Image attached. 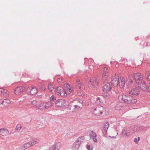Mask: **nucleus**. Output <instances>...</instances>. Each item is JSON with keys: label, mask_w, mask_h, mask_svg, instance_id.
Listing matches in <instances>:
<instances>
[{"label": "nucleus", "mask_w": 150, "mask_h": 150, "mask_svg": "<svg viewBox=\"0 0 150 150\" xmlns=\"http://www.w3.org/2000/svg\"><path fill=\"white\" fill-rule=\"evenodd\" d=\"M0 93H1L4 96L8 95V92L7 90L2 88H0Z\"/></svg>", "instance_id": "obj_23"}, {"label": "nucleus", "mask_w": 150, "mask_h": 150, "mask_svg": "<svg viewBox=\"0 0 150 150\" xmlns=\"http://www.w3.org/2000/svg\"><path fill=\"white\" fill-rule=\"evenodd\" d=\"M108 76H105V75H103V82H104L105 83H107V82H106V81L108 80Z\"/></svg>", "instance_id": "obj_30"}, {"label": "nucleus", "mask_w": 150, "mask_h": 150, "mask_svg": "<svg viewBox=\"0 0 150 150\" xmlns=\"http://www.w3.org/2000/svg\"><path fill=\"white\" fill-rule=\"evenodd\" d=\"M96 103L98 104H101L102 103V100L100 97H98L96 101Z\"/></svg>", "instance_id": "obj_28"}, {"label": "nucleus", "mask_w": 150, "mask_h": 150, "mask_svg": "<svg viewBox=\"0 0 150 150\" xmlns=\"http://www.w3.org/2000/svg\"><path fill=\"white\" fill-rule=\"evenodd\" d=\"M31 146L30 142L26 143L23 146V149H26Z\"/></svg>", "instance_id": "obj_27"}, {"label": "nucleus", "mask_w": 150, "mask_h": 150, "mask_svg": "<svg viewBox=\"0 0 150 150\" xmlns=\"http://www.w3.org/2000/svg\"><path fill=\"white\" fill-rule=\"evenodd\" d=\"M86 147L87 148L88 150H90V146L89 145H87Z\"/></svg>", "instance_id": "obj_46"}, {"label": "nucleus", "mask_w": 150, "mask_h": 150, "mask_svg": "<svg viewBox=\"0 0 150 150\" xmlns=\"http://www.w3.org/2000/svg\"><path fill=\"white\" fill-rule=\"evenodd\" d=\"M109 124L108 123L106 122L105 124L104 127V130L105 131V132L107 131V130L108 128V127H109Z\"/></svg>", "instance_id": "obj_31"}, {"label": "nucleus", "mask_w": 150, "mask_h": 150, "mask_svg": "<svg viewBox=\"0 0 150 150\" xmlns=\"http://www.w3.org/2000/svg\"><path fill=\"white\" fill-rule=\"evenodd\" d=\"M96 137V136H95V137L92 136V137H90V138L91 139H92L93 140V141L94 142H97V139Z\"/></svg>", "instance_id": "obj_36"}, {"label": "nucleus", "mask_w": 150, "mask_h": 150, "mask_svg": "<svg viewBox=\"0 0 150 150\" xmlns=\"http://www.w3.org/2000/svg\"><path fill=\"white\" fill-rule=\"evenodd\" d=\"M129 95H120L118 96V98L122 102L127 103L128 104H135L138 102L137 100L134 97L137 96L140 93L138 88H132L128 92Z\"/></svg>", "instance_id": "obj_1"}, {"label": "nucleus", "mask_w": 150, "mask_h": 150, "mask_svg": "<svg viewBox=\"0 0 150 150\" xmlns=\"http://www.w3.org/2000/svg\"><path fill=\"white\" fill-rule=\"evenodd\" d=\"M149 44L148 45L147 43H145L144 44V46H145L146 47L148 46H150V43H149Z\"/></svg>", "instance_id": "obj_44"}, {"label": "nucleus", "mask_w": 150, "mask_h": 150, "mask_svg": "<svg viewBox=\"0 0 150 150\" xmlns=\"http://www.w3.org/2000/svg\"><path fill=\"white\" fill-rule=\"evenodd\" d=\"M146 79L149 81H150V71H146L145 73Z\"/></svg>", "instance_id": "obj_22"}, {"label": "nucleus", "mask_w": 150, "mask_h": 150, "mask_svg": "<svg viewBox=\"0 0 150 150\" xmlns=\"http://www.w3.org/2000/svg\"><path fill=\"white\" fill-rule=\"evenodd\" d=\"M38 86H40V88L42 90H45V87L41 83H39L38 84Z\"/></svg>", "instance_id": "obj_35"}, {"label": "nucleus", "mask_w": 150, "mask_h": 150, "mask_svg": "<svg viewBox=\"0 0 150 150\" xmlns=\"http://www.w3.org/2000/svg\"><path fill=\"white\" fill-rule=\"evenodd\" d=\"M132 81H132H132H130V82H131V83H132Z\"/></svg>", "instance_id": "obj_49"}, {"label": "nucleus", "mask_w": 150, "mask_h": 150, "mask_svg": "<svg viewBox=\"0 0 150 150\" xmlns=\"http://www.w3.org/2000/svg\"><path fill=\"white\" fill-rule=\"evenodd\" d=\"M57 106L62 108L65 107L69 105L68 102L65 99H59L55 102Z\"/></svg>", "instance_id": "obj_5"}, {"label": "nucleus", "mask_w": 150, "mask_h": 150, "mask_svg": "<svg viewBox=\"0 0 150 150\" xmlns=\"http://www.w3.org/2000/svg\"><path fill=\"white\" fill-rule=\"evenodd\" d=\"M45 109H47L50 107H51L53 105V103L49 101L47 103H43Z\"/></svg>", "instance_id": "obj_20"}, {"label": "nucleus", "mask_w": 150, "mask_h": 150, "mask_svg": "<svg viewBox=\"0 0 150 150\" xmlns=\"http://www.w3.org/2000/svg\"><path fill=\"white\" fill-rule=\"evenodd\" d=\"M72 103H76V102H78V104H80V105L82 106V103H83V101L82 100L79 99L78 100H74L72 101Z\"/></svg>", "instance_id": "obj_25"}, {"label": "nucleus", "mask_w": 150, "mask_h": 150, "mask_svg": "<svg viewBox=\"0 0 150 150\" xmlns=\"http://www.w3.org/2000/svg\"><path fill=\"white\" fill-rule=\"evenodd\" d=\"M112 83L115 87H117L119 83V79L118 76H116V74H115V76H114L112 79Z\"/></svg>", "instance_id": "obj_11"}, {"label": "nucleus", "mask_w": 150, "mask_h": 150, "mask_svg": "<svg viewBox=\"0 0 150 150\" xmlns=\"http://www.w3.org/2000/svg\"><path fill=\"white\" fill-rule=\"evenodd\" d=\"M103 72V75L105 76H108V70L107 67H105L102 69Z\"/></svg>", "instance_id": "obj_18"}, {"label": "nucleus", "mask_w": 150, "mask_h": 150, "mask_svg": "<svg viewBox=\"0 0 150 150\" xmlns=\"http://www.w3.org/2000/svg\"><path fill=\"white\" fill-rule=\"evenodd\" d=\"M21 127V126L20 125H18L16 127V129L18 132L20 130Z\"/></svg>", "instance_id": "obj_34"}, {"label": "nucleus", "mask_w": 150, "mask_h": 150, "mask_svg": "<svg viewBox=\"0 0 150 150\" xmlns=\"http://www.w3.org/2000/svg\"><path fill=\"white\" fill-rule=\"evenodd\" d=\"M27 92L29 91V94L32 95L36 94L38 92V90L36 87H29L27 89Z\"/></svg>", "instance_id": "obj_10"}, {"label": "nucleus", "mask_w": 150, "mask_h": 150, "mask_svg": "<svg viewBox=\"0 0 150 150\" xmlns=\"http://www.w3.org/2000/svg\"><path fill=\"white\" fill-rule=\"evenodd\" d=\"M29 142L31 146H32L35 145L37 142V139H33Z\"/></svg>", "instance_id": "obj_29"}, {"label": "nucleus", "mask_w": 150, "mask_h": 150, "mask_svg": "<svg viewBox=\"0 0 150 150\" xmlns=\"http://www.w3.org/2000/svg\"><path fill=\"white\" fill-rule=\"evenodd\" d=\"M134 77L135 82L137 84L139 83L142 81L143 76L139 73H135L134 74Z\"/></svg>", "instance_id": "obj_8"}, {"label": "nucleus", "mask_w": 150, "mask_h": 150, "mask_svg": "<svg viewBox=\"0 0 150 150\" xmlns=\"http://www.w3.org/2000/svg\"><path fill=\"white\" fill-rule=\"evenodd\" d=\"M138 139V141H139V139H140V138H139V137H138V139Z\"/></svg>", "instance_id": "obj_48"}, {"label": "nucleus", "mask_w": 150, "mask_h": 150, "mask_svg": "<svg viewBox=\"0 0 150 150\" xmlns=\"http://www.w3.org/2000/svg\"><path fill=\"white\" fill-rule=\"evenodd\" d=\"M134 142L136 144H137L138 143V140L137 138H135L134 139Z\"/></svg>", "instance_id": "obj_41"}, {"label": "nucleus", "mask_w": 150, "mask_h": 150, "mask_svg": "<svg viewBox=\"0 0 150 150\" xmlns=\"http://www.w3.org/2000/svg\"><path fill=\"white\" fill-rule=\"evenodd\" d=\"M111 94L110 93H104V95H103V96L105 98L108 99L112 97V96Z\"/></svg>", "instance_id": "obj_26"}, {"label": "nucleus", "mask_w": 150, "mask_h": 150, "mask_svg": "<svg viewBox=\"0 0 150 150\" xmlns=\"http://www.w3.org/2000/svg\"><path fill=\"white\" fill-rule=\"evenodd\" d=\"M92 136H97V135L96 133L94 132H93V131H91V134L90 135V137H92Z\"/></svg>", "instance_id": "obj_38"}, {"label": "nucleus", "mask_w": 150, "mask_h": 150, "mask_svg": "<svg viewBox=\"0 0 150 150\" xmlns=\"http://www.w3.org/2000/svg\"><path fill=\"white\" fill-rule=\"evenodd\" d=\"M140 89L143 91H145L147 89V86L145 82L142 81L141 82L137 83Z\"/></svg>", "instance_id": "obj_12"}, {"label": "nucleus", "mask_w": 150, "mask_h": 150, "mask_svg": "<svg viewBox=\"0 0 150 150\" xmlns=\"http://www.w3.org/2000/svg\"><path fill=\"white\" fill-rule=\"evenodd\" d=\"M8 129L5 128L0 129V134L2 136H6L8 134Z\"/></svg>", "instance_id": "obj_14"}, {"label": "nucleus", "mask_w": 150, "mask_h": 150, "mask_svg": "<svg viewBox=\"0 0 150 150\" xmlns=\"http://www.w3.org/2000/svg\"><path fill=\"white\" fill-rule=\"evenodd\" d=\"M49 90L52 93H54L55 89L54 88L53 86L51 83H49L48 85Z\"/></svg>", "instance_id": "obj_21"}, {"label": "nucleus", "mask_w": 150, "mask_h": 150, "mask_svg": "<svg viewBox=\"0 0 150 150\" xmlns=\"http://www.w3.org/2000/svg\"><path fill=\"white\" fill-rule=\"evenodd\" d=\"M75 87L77 94L79 96H83L84 95L85 87L79 79H76V80Z\"/></svg>", "instance_id": "obj_2"}, {"label": "nucleus", "mask_w": 150, "mask_h": 150, "mask_svg": "<svg viewBox=\"0 0 150 150\" xmlns=\"http://www.w3.org/2000/svg\"><path fill=\"white\" fill-rule=\"evenodd\" d=\"M115 132L116 133V134L115 136H112V137H111V136H110L109 137H111V138H115L116 137V136L118 135V133L116 131H115Z\"/></svg>", "instance_id": "obj_42"}, {"label": "nucleus", "mask_w": 150, "mask_h": 150, "mask_svg": "<svg viewBox=\"0 0 150 150\" xmlns=\"http://www.w3.org/2000/svg\"><path fill=\"white\" fill-rule=\"evenodd\" d=\"M100 109H103V107L102 106L98 107L94 109L93 113L96 115H99V113L97 112V111H99Z\"/></svg>", "instance_id": "obj_19"}, {"label": "nucleus", "mask_w": 150, "mask_h": 150, "mask_svg": "<svg viewBox=\"0 0 150 150\" xmlns=\"http://www.w3.org/2000/svg\"><path fill=\"white\" fill-rule=\"evenodd\" d=\"M64 87L66 89L70 92H72L74 91V89L69 84H66L64 85Z\"/></svg>", "instance_id": "obj_15"}, {"label": "nucleus", "mask_w": 150, "mask_h": 150, "mask_svg": "<svg viewBox=\"0 0 150 150\" xmlns=\"http://www.w3.org/2000/svg\"><path fill=\"white\" fill-rule=\"evenodd\" d=\"M103 87V91L105 93H107L110 92L112 89V85L111 83L110 82L104 83Z\"/></svg>", "instance_id": "obj_6"}, {"label": "nucleus", "mask_w": 150, "mask_h": 150, "mask_svg": "<svg viewBox=\"0 0 150 150\" xmlns=\"http://www.w3.org/2000/svg\"><path fill=\"white\" fill-rule=\"evenodd\" d=\"M51 100L54 101L56 99L55 98L54 96H52L50 98Z\"/></svg>", "instance_id": "obj_39"}, {"label": "nucleus", "mask_w": 150, "mask_h": 150, "mask_svg": "<svg viewBox=\"0 0 150 150\" xmlns=\"http://www.w3.org/2000/svg\"><path fill=\"white\" fill-rule=\"evenodd\" d=\"M147 88L148 90L150 91V83H149L147 86Z\"/></svg>", "instance_id": "obj_47"}, {"label": "nucleus", "mask_w": 150, "mask_h": 150, "mask_svg": "<svg viewBox=\"0 0 150 150\" xmlns=\"http://www.w3.org/2000/svg\"><path fill=\"white\" fill-rule=\"evenodd\" d=\"M72 104V105L74 107V109H76L78 110H79L82 108V107L80 104H78V102H76V103Z\"/></svg>", "instance_id": "obj_17"}, {"label": "nucleus", "mask_w": 150, "mask_h": 150, "mask_svg": "<svg viewBox=\"0 0 150 150\" xmlns=\"http://www.w3.org/2000/svg\"><path fill=\"white\" fill-rule=\"evenodd\" d=\"M31 104L33 106H36L37 107H38L37 105V102L36 100H33L31 102Z\"/></svg>", "instance_id": "obj_33"}, {"label": "nucleus", "mask_w": 150, "mask_h": 150, "mask_svg": "<svg viewBox=\"0 0 150 150\" xmlns=\"http://www.w3.org/2000/svg\"><path fill=\"white\" fill-rule=\"evenodd\" d=\"M59 143H57L54 144L50 147L49 150H59Z\"/></svg>", "instance_id": "obj_16"}, {"label": "nucleus", "mask_w": 150, "mask_h": 150, "mask_svg": "<svg viewBox=\"0 0 150 150\" xmlns=\"http://www.w3.org/2000/svg\"><path fill=\"white\" fill-rule=\"evenodd\" d=\"M57 93L62 97H65L67 96V93L64 88L61 86H59L57 88Z\"/></svg>", "instance_id": "obj_7"}, {"label": "nucleus", "mask_w": 150, "mask_h": 150, "mask_svg": "<svg viewBox=\"0 0 150 150\" xmlns=\"http://www.w3.org/2000/svg\"><path fill=\"white\" fill-rule=\"evenodd\" d=\"M25 88L23 86L17 87L14 89L15 93L16 95H19L25 92Z\"/></svg>", "instance_id": "obj_9"}, {"label": "nucleus", "mask_w": 150, "mask_h": 150, "mask_svg": "<svg viewBox=\"0 0 150 150\" xmlns=\"http://www.w3.org/2000/svg\"><path fill=\"white\" fill-rule=\"evenodd\" d=\"M99 79L92 77L88 83V87L91 89H93L96 87L98 85Z\"/></svg>", "instance_id": "obj_3"}, {"label": "nucleus", "mask_w": 150, "mask_h": 150, "mask_svg": "<svg viewBox=\"0 0 150 150\" xmlns=\"http://www.w3.org/2000/svg\"><path fill=\"white\" fill-rule=\"evenodd\" d=\"M3 100L4 101V103H6L7 104H8L10 103V100L8 99H4V100Z\"/></svg>", "instance_id": "obj_37"}, {"label": "nucleus", "mask_w": 150, "mask_h": 150, "mask_svg": "<svg viewBox=\"0 0 150 150\" xmlns=\"http://www.w3.org/2000/svg\"><path fill=\"white\" fill-rule=\"evenodd\" d=\"M4 103V101L3 99H0V104H3Z\"/></svg>", "instance_id": "obj_43"}, {"label": "nucleus", "mask_w": 150, "mask_h": 150, "mask_svg": "<svg viewBox=\"0 0 150 150\" xmlns=\"http://www.w3.org/2000/svg\"><path fill=\"white\" fill-rule=\"evenodd\" d=\"M119 84L120 88H123L124 87L125 85V79H123L121 80V81L119 83Z\"/></svg>", "instance_id": "obj_24"}, {"label": "nucleus", "mask_w": 150, "mask_h": 150, "mask_svg": "<svg viewBox=\"0 0 150 150\" xmlns=\"http://www.w3.org/2000/svg\"><path fill=\"white\" fill-rule=\"evenodd\" d=\"M85 137L84 136H81L79 137L77 140L74 143L72 148L74 150L78 149L80 145L84 141Z\"/></svg>", "instance_id": "obj_4"}, {"label": "nucleus", "mask_w": 150, "mask_h": 150, "mask_svg": "<svg viewBox=\"0 0 150 150\" xmlns=\"http://www.w3.org/2000/svg\"><path fill=\"white\" fill-rule=\"evenodd\" d=\"M44 105L43 104H41L39 105L38 106V108L40 109H45V108L44 106Z\"/></svg>", "instance_id": "obj_32"}, {"label": "nucleus", "mask_w": 150, "mask_h": 150, "mask_svg": "<svg viewBox=\"0 0 150 150\" xmlns=\"http://www.w3.org/2000/svg\"><path fill=\"white\" fill-rule=\"evenodd\" d=\"M132 132L130 131V129L129 128L125 129L122 131V135L123 137L129 136L132 134Z\"/></svg>", "instance_id": "obj_13"}, {"label": "nucleus", "mask_w": 150, "mask_h": 150, "mask_svg": "<svg viewBox=\"0 0 150 150\" xmlns=\"http://www.w3.org/2000/svg\"><path fill=\"white\" fill-rule=\"evenodd\" d=\"M63 80L62 79V78H59L58 79L57 81L59 83H61L62 81Z\"/></svg>", "instance_id": "obj_40"}, {"label": "nucleus", "mask_w": 150, "mask_h": 150, "mask_svg": "<svg viewBox=\"0 0 150 150\" xmlns=\"http://www.w3.org/2000/svg\"><path fill=\"white\" fill-rule=\"evenodd\" d=\"M30 120H31V119L30 120L29 122L30 121Z\"/></svg>", "instance_id": "obj_50"}, {"label": "nucleus", "mask_w": 150, "mask_h": 150, "mask_svg": "<svg viewBox=\"0 0 150 150\" xmlns=\"http://www.w3.org/2000/svg\"><path fill=\"white\" fill-rule=\"evenodd\" d=\"M102 109H100V110L99 111H97V112H99V114H101L103 113V112L102 111H101V110Z\"/></svg>", "instance_id": "obj_45"}]
</instances>
